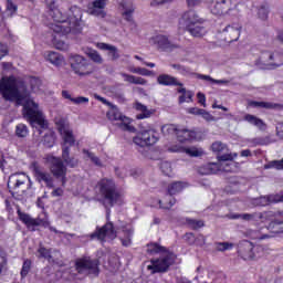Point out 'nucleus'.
<instances>
[{"instance_id": "obj_1", "label": "nucleus", "mask_w": 283, "mask_h": 283, "mask_svg": "<svg viewBox=\"0 0 283 283\" xmlns=\"http://www.w3.org/2000/svg\"><path fill=\"white\" fill-rule=\"evenodd\" d=\"M0 96L10 103L23 106V114L29 120L30 125L38 132L39 135L43 134V129H48V122L39 103L30 96V91L25 82L15 76H3L0 80Z\"/></svg>"}, {"instance_id": "obj_2", "label": "nucleus", "mask_w": 283, "mask_h": 283, "mask_svg": "<svg viewBox=\"0 0 283 283\" xmlns=\"http://www.w3.org/2000/svg\"><path fill=\"white\" fill-rule=\"evenodd\" d=\"M49 10L50 15L55 23H51L50 29L53 32H62V34H78L83 32V10L74 6L70 8L69 18L63 15L61 10L56 8V0H44Z\"/></svg>"}, {"instance_id": "obj_3", "label": "nucleus", "mask_w": 283, "mask_h": 283, "mask_svg": "<svg viewBox=\"0 0 283 283\" xmlns=\"http://www.w3.org/2000/svg\"><path fill=\"white\" fill-rule=\"evenodd\" d=\"M97 201L104 207H116L125 202V197L116 188V182L104 178L97 182Z\"/></svg>"}, {"instance_id": "obj_4", "label": "nucleus", "mask_w": 283, "mask_h": 283, "mask_svg": "<svg viewBox=\"0 0 283 283\" xmlns=\"http://www.w3.org/2000/svg\"><path fill=\"white\" fill-rule=\"evenodd\" d=\"M233 158H238V153L220 155L218 156L219 163H209L200 166L198 168V174L201 176H209L211 174H218V171H233V168H231Z\"/></svg>"}, {"instance_id": "obj_5", "label": "nucleus", "mask_w": 283, "mask_h": 283, "mask_svg": "<svg viewBox=\"0 0 283 283\" xmlns=\"http://www.w3.org/2000/svg\"><path fill=\"white\" fill-rule=\"evenodd\" d=\"M270 224L265 228L266 231H271V233H265L264 228H260L258 230L248 229L244 232L245 238H250V240H269L271 238H275L277 233H283V221L270 220Z\"/></svg>"}, {"instance_id": "obj_6", "label": "nucleus", "mask_w": 283, "mask_h": 283, "mask_svg": "<svg viewBox=\"0 0 283 283\" xmlns=\"http://www.w3.org/2000/svg\"><path fill=\"white\" fill-rule=\"evenodd\" d=\"M18 216L21 222H23V224H25V227H28V229H30L31 231H34L35 227H44L45 229H48L49 227L50 231H53V233H59V230H56V228L50 227V219L45 213H42L34 219L30 217V214L21 212V210H18Z\"/></svg>"}, {"instance_id": "obj_7", "label": "nucleus", "mask_w": 283, "mask_h": 283, "mask_svg": "<svg viewBox=\"0 0 283 283\" xmlns=\"http://www.w3.org/2000/svg\"><path fill=\"white\" fill-rule=\"evenodd\" d=\"M158 140H160V136H158V132L155 128L142 129L133 137L134 145L140 149L153 147Z\"/></svg>"}, {"instance_id": "obj_8", "label": "nucleus", "mask_w": 283, "mask_h": 283, "mask_svg": "<svg viewBox=\"0 0 283 283\" xmlns=\"http://www.w3.org/2000/svg\"><path fill=\"white\" fill-rule=\"evenodd\" d=\"M172 264H176V254L168 252L159 259L151 260L150 264L147 265V270L150 273H165Z\"/></svg>"}, {"instance_id": "obj_9", "label": "nucleus", "mask_w": 283, "mask_h": 283, "mask_svg": "<svg viewBox=\"0 0 283 283\" xmlns=\"http://www.w3.org/2000/svg\"><path fill=\"white\" fill-rule=\"evenodd\" d=\"M55 125L63 140L62 148L67 147V145L73 147V145L76 143V138L74 137V132L70 126V122L63 117H60L55 119Z\"/></svg>"}, {"instance_id": "obj_10", "label": "nucleus", "mask_w": 283, "mask_h": 283, "mask_svg": "<svg viewBox=\"0 0 283 283\" xmlns=\"http://www.w3.org/2000/svg\"><path fill=\"white\" fill-rule=\"evenodd\" d=\"M276 213L273 211L268 212H254V213H230L228 218L230 220H245V222H269V220H273Z\"/></svg>"}, {"instance_id": "obj_11", "label": "nucleus", "mask_w": 283, "mask_h": 283, "mask_svg": "<svg viewBox=\"0 0 283 283\" xmlns=\"http://www.w3.org/2000/svg\"><path fill=\"white\" fill-rule=\"evenodd\" d=\"M70 63L71 69L77 76H90L94 72L92 63L81 55H71Z\"/></svg>"}, {"instance_id": "obj_12", "label": "nucleus", "mask_w": 283, "mask_h": 283, "mask_svg": "<svg viewBox=\"0 0 283 283\" xmlns=\"http://www.w3.org/2000/svg\"><path fill=\"white\" fill-rule=\"evenodd\" d=\"M106 116L112 123H116L119 120V129H123L124 132H136V127L132 125V119L120 114V111H118L116 106L111 107Z\"/></svg>"}, {"instance_id": "obj_13", "label": "nucleus", "mask_w": 283, "mask_h": 283, "mask_svg": "<svg viewBox=\"0 0 283 283\" xmlns=\"http://www.w3.org/2000/svg\"><path fill=\"white\" fill-rule=\"evenodd\" d=\"M264 251H266L264 245L253 247V243L243 241L241 242L239 253H241L243 260H258V258H262V255H264Z\"/></svg>"}, {"instance_id": "obj_14", "label": "nucleus", "mask_w": 283, "mask_h": 283, "mask_svg": "<svg viewBox=\"0 0 283 283\" xmlns=\"http://www.w3.org/2000/svg\"><path fill=\"white\" fill-rule=\"evenodd\" d=\"M44 160L46 165L50 166L53 176H55V178H62V182L65 185V174H67V168L63 165V160L54 155H46Z\"/></svg>"}, {"instance_id": "obj_15", "label": "nucleus", "mask_w": 283, "mask_h": 283, "mask_svg": "<svg viewBox=\"0 0 283 283\" xmlns=\"http://www.w3.org/2000/svg\"><path fill=\"white\" fill-rule=\"evenodd\" d=\"M98 260L90 256L77 259L75 262L76 270L80 273H88L90 275H98Z\"/></svg>"}, {"instance_id": "obj_16", "label": "nucleus", "mask_w": 283, "mask_h": 283, "mask_svg": "<svg viewBox=\"0 0 283 283\" xmlns=\"http://www.w3.org/2000/svg\"><path fill=\"white\" fill-rule=\"evenodd\" d=\"M259 61L266 70H273L283 65V55L281 53L265 51L261 53Z\"/></svg>"}, {"instance_id": "obj_17", "label": "nucleus", "mask_w": 283, "mask_h": 283, "mask_svg": "<svg viewBox=\"0 0 283 283\" xmlns=\"http://www.w3.org/2000/svg\"><path fill=\"white\" fill-rule=\"evenodd\" d=\"M211 14L216 17H224L233 10V0H211L208 6Z\"/></svg>"}, {"instance_id": "obj_18", "label": "nucleus", "mask_w": 283, "mask_h": 283, "mask_svg": "<svg viewBox=\"0 0 283 283\" xmlns=\"http://www.w3.org/2000/svg\"><path fill=\"white\" fill-rule=\"evenodd\" d=\"M184 189H187V184L182 181H176L168 186V200L169 202H164L161 200H158L157 203L159 205V209H171L174 205H176V198H172L171 196H176V193H180Z\"/></svg>"}, {"instance_id": "obj_19", "label": "nucleus", "mask_w": 283, "mask_h": 283, "mask_svg": "<svg viewBox=\"0 0 283 283\" xmlns=\"http://www.w3.org/2000/svg\"><path fill=\"white\" fill-rule=\"evenodd\" d=\"M150 44L159 50V52H174V50H178V44H174V42L169 41L167 35H156L150 39Z\"/></svg>"}, {"instance_id": "obj_20", "label": "nucleus", "mask_w": 283, "mask_h": 283, "mask_svg": "<svg viewBox=\"0 0 283 283\" xmlns=\"http://www.w3.org/2000/svg\"><path fill=\"white\" fill-rule=\"evenodd\" d=\"M241 32H242V24L238 22H233L232 24H228L221 31V34L224 38V41L227 43H233V41H238V39H240Z\"/></svg>"}, {"instance_id": "obj_21", "label": "nucleus", "mask_w": 283, "mask_h": 283, "mask_svg": "<svg viewBox=\"0 0 283 283\" xmlns=\"http://www.w3.org/2000/svg\"><path fill=\"white\" fill-rule=\"evenodd\" d=\"M108 0H94L93 2L88 3L87 6V14L92 17H97L98 19H105L107 17V12L105 8H107Z\"/></svg>"}, {"instance_id": "obj_22", "label": "nucleus", "mask_w": 283, "mask_h": 283, "mask_svg": "<svg viewBox=\"0 0 283 283\" xmlns=\"http://www.w3.org/2000/svg\"><path fill=\"white\" fill-rule=\"evenodd\" d=\"M91 238H97L101 242H107L116 238V231L114 230V224L107 222L103 228L98 229L95 233L91 234Z\"/></svg>"}, {"instance_id": "obj_23", "label": "nucleus", "mask_w": 283, "mask_h": 283, "mask_svg": "<svg viewBox=\"0 0 283 283\" xmlns=\"http://www.w3.org/2000/svg\"><path fill=\"white\" fill-rule=\"evenodd\" d=\"M25 182H29L27 189H30L32 187V180L28 175H12L9 177L8 187L9 189H14V191H17L18 189H23V187H25Z\"/></svg>"}, {"instance_id": "obj_24", "label": "nucleus", "mask_w": 283, "mask_h": 283, "mask_svg": "<svg viewBox=\"0 0 283 283\" xmlns=\"http://www.w3.org/2000/svg\"><path fill=\"white\" fill-rule=\"evenodd\" d=\"M31 171L33 172V176L38 182H45L46 187H53L52 176L50 172L43 170V167H41L39 164L33 163L31 165Z\"/></svg>"}, {"instance_id": "obj_25", "label": "nucleus", "mask_w": 283, "mask_h": 283, "mask_svg": "<svg viewBox=\"0 0 283 283\" xmlns=\"http://www.w3.org/2000/svg\"><path fill=\"white\" fill-rule=\"evenodd\" d=\"M199 23L200 18L193 10L186 11L179 20L180 28H186V30H189V28H193V25H198Z\"/></svg>"}, {"instance_id": "obj_26", "label": "nucleus", "mask_w": 283, "mask_h": 283, "mask_svg": "<svg viewBox=\"0 0 283 283\" xmlns=\"http://www.w3.org/2000/svg\"><path fill=\"white\" fill-rule=\"evenodd\" d=\"M117 3L124 10L123 17L125 21L132 23V21H134L133 14L136 10V8L134 7V2H132V0H117Z\"/></svg>"}, {"instance_id": "obj_27", "label": "nucleus", "mask_w": 283, "mask_h": 283, "mask_svg": "<svg viewBox=\"0 0 283 283\" xmlns=\"http://www.w3.org/2000/svg\"><path fill=\"white\" fill-rule=\"evenodd\" d=\"M177 140L179 143H191V140H198L197 133L185 127H179L177 130Z\"/></svg>"}, {"instance_id": "obj_28", "label": "nucleus", "mask_w": 283, "mask_h": 283, "mask_svg": "<svg viewBox=\"0 0 283 283\" xmlns=\"http://www.w3.org/2000/svg\"><path fill=\"white\" fill-rule=\"evenodd\" d=\"M157 83L158 85H164L165 87H171V86L182 87V83L178 81L177 77L166 73L157 76Z\"/></svg>"}, {"instance_id": "obj_29", "label": "nucleus", "mask_w": 283, "mask_h": 283, "mask_svg": "<svg viewBox=\"0 0 283 283\" xmlns=\"http://www.w3.org/2000/svg\"><path fill=\"white\" fill-rule=\"evenodd\" d=\"M277 202H280V196L277 193L261 196L259 198L253 199V205L255 207H269V205H275Z\"/></svg>"}, {"instance_id": "obj_30", "label": "nucleus", "mask_w": 283, "mask_h": 283, "mask_svg": "<svg viewBox=\"0 0 283 283\" xmlns=\"http://www.w3.org/2000/svg\"><path fill=\"white\" fill-rule=\"evenodd\" d=\"M134 109L137 112L136 118L137 120H145V118H151L154 111L147 108L146 105L142 104L140 102H136L133 105Z\"/></svg>"}, {"instance_id": "obj_31", "label": "nucleus", "mask_w": 283, "mask_h": 283, "mask_svg": "<svg viewBox=\"0 0 283 283\" xmlns=\"http://www.w3.org/2000/svg\"><path fill=\"white\" fill-rule=\"evenodd\" d=\"M45 61H49L51 65H55V67H61V65L65 64V57L61 55L59 52L49 51L44 53Z\"/></svg>"}, {"instance_id": "obj_32", "label": "nucleus", "mask_w": 283, "mask_h": 283, "mask_svg": "<svg viewBox=\"0 0 283 283\" xmlns=\"http://www.w3.org/2000/svg\"><path fill=\"white\" fill-rule=\"evenodd\" d=\"M96 48H98V50H104L108 52V56H111L112 61H117V59H120V54L118 53V48H116L115 45L99 42L96 44Z\"/></svg>"}, {"instance_id": "obj_33", "label": "nucleus", "mask_w": 283, "mask_h": 283, "mask_svg": "<svg viewBox=\"0 0 283 283\" xmlns=\"http://www.w3.org/2000/svg\"><path fill=\"white\" fill-rule=\"evenodd\" d=\"M54 35H53V45L54 48H56V50H69L70 45H67V43H65V41L61 40V38L65 36V34L67 33H63V31L56 32L53 31Z\"/></svg>"}, {"instance_id": "obj_34", "label": "nucleus", "mask_w": 283, "mask_h": 283, "mask_svg": "<svg viewBox=\"0 0 283 283\" xmlns=\"http://www.w3.org/2000/svg\"><path fill=\"white\" fill-rule=\"evenodd\" d=\"M243 120H245L250 125H253V127H256L258 129H261V130L266 129V124H264V120L258 118L254 115L247 114L244 115Z\"/></svg>"}, {"instance_id": "obj_35", "label": "nucleus", "mask_w": 283, "mask_h": 283, "mask_svg": "<svg viewBox=\"0 0 283 283\" xmlns=\"http://www.w3.org/2000/svg\"><path fill=\"white\" fill-rule=\"evenodd\" d=\"M62 160H64L65 165H67V167H76L78 165V159L74 158V157H70V147H63L62 148Z\"/></svg>"}, {"instance_id": "obj_36", "label": "nucleus", "mask_w": 283, "mask_h": 283, "mask_svg": "<svg viewBox=\"0 0 283 283\" xmlns=\"http://www.w3.org/2000/svg\"><path fill=\"white\" fill-rule=\"evenodd\" d=\"M184 154L190 156V158H200V156H205V149L198 146H188L185 148Z\"/></svg>"}, {"instance_id": "obj_37", "label": "nucleus", "mask_w": 283, "mask_h": 283, "mask_svg": "<svg viewBox=\"0 0 283 283\" xmlns=\"http://www.w3.org/2000/svg\"><path fill=\"white\" fill-rule=\"evenodd\" d=\"M122 76L126 83H132L133 85H147V80L144 77L129 75L127 73H122Z\"/></svg>"}, {"instance_id": "obj_38", "label": "nucleus", "mask_w": 283, "mask_h": 283, "mask_svg": "<svg viewBox=\"0 0 283 283\" xmlns=\"http://www.w3.org/2000/svg\"><path fill=\"white\" fill-rule=\"evenodd\" d=\"M178 94H181L179 96V103H191L193 101V94L191 93V91H187V88L180 86L177 90Z\"/></svg>"}, {"instance_id": "obj_39", "label": "nucleus", "mask_w": 283, "mask_h": 283, "mask_svg": "<svg viewBox=\"0 0 283 283\" xmlns=\"http://www.w3.org/2000/svg\"><path fill=\"white\" fill-rule=\"evenodd\" d=\"M187 30L191 34V36H195L197 39H200L201 36H205V34H207V29H205V27H202L201 24H195Z\"/></svg>"}, {"instance_id": "obj_40", "label": "nucleus", "mask_w": 283, "mask_h": 283, "mask_svg": "<svg viewBox=\"0 0 283 283\" xmlns=\"http://www.w3.org/2000/svg\"><path fill=\"white\" fill-rule=\"evenodd\" d=\"M84 52L94 63H97L98 65L103 64V56H101V53H98V51L87 48Z\"/></svg>"}, {"instance_id": "obj_41", "label": "nucleus", "mask_w": 283, "mask_h": 283, "mask_svg": "<svg viewBox=\"0 0 283 283\" xmlns=\"http://www.w3.org/2000/svg\"><path fill=\"white\" fill-rule=\"evenodd\" d=\"M197 78L206 81L210 85H228L229 81L227 80H214L210 75L197 74Z\"/></svg>"}, {"instance_id": "obj_42", "label": "nucleus", "mask_w": 283, "mask_h": 283, "mask_svg": "<svg viewBox=\"0 0 283 283\" xmlns=\"http://www.w3.org/2000/svg\"><path fill=\"white\" fill-rule=\"evenodd\" d=\"M122 231L125 233L126 239H122V244L124 247H129L132 244V235H134V229L130 224L122 228Z\"/></svg>"}, {"instance_id": "obj_43", "label": "nucleus", "mask_w": 283, "mask_h": 283, "mask_svg": "<svg viewBox=\"0 0 283 283\" xmlns=\"http://www.w3.org/2000/svg\"><path fill=\"white\" fill-rule=\"evenodd\" d=\"M55 143H56V135L54 134V132L52 130L46 132L43 138L44 147H48L49 149H51V147H54Z\"/></svg>"}, {"instance_id": "obj_44", "label": "nucleus", "mask_w": 283, "mask_h": 283, "mask_svg": "<svg viewBox=\"0 0 283 283\" xmlns=\"http://www.w3.org/2000/svg\"><path fill=\"white\" fill-rule=\"evenodd\" d=\"M180 127L174 125V124H166L164 126H161V133L164 134V136H172V134H176V136H178V129Z\"/></svg>"}, {"instance_id": "obj_45", "label": "nucleus", "mask_w": 283, "mask_h": 283, "mask_svg": "<svg viewBox=\"0 0 283 283\" xmlns=\"http://www.w3.org/2000/svg\"><path fill=\"white\" fill-rule=\"evenodd\" d=\"M38 256L48 260V262H54L50 250L45 249V247L43 245H40V248L38 249Z\"/></svg>"}, {"instance_id": "obj_46", "label": "nucleus", "mask_w": 283, "mask_h": 283, "mask_svg": "<svg viewBox=\"0 0 283 283\" xmlns=\"http://www.w3.org/2000/svg\"><path fill=\"white\" fill-rule=\"evenodd\" d=\"M82 151L84 154L85 160H92L94 163V165H96L97 167H101V165H102L101 164V159H98V157H96L94 155V153H92V151H90L87 149H83Z\"/></svg>"}, {"instance_id": "obj_47", "label": "nucleus", "mask_w": 283, "mask_h": 283, "mask_svg": "<svg viewBox=\"0 0 283 283\" xmlns=\"http://www.w3.org/2000/svg\"><path fill=\"white\" fill-rule=\"evenodd\" d=\"M17 10H19L17 4L12 2V0H7L6 17H14V14H17Z\"/></svg>"}, {"instance_id": "obj_48", "label": "nucleus", "mask_w": 283, "mask_h": 283, "mask_svg": "<svg viewBox=\"0 0 283 283\" xmlns=\"http://www.w3.org/2000/svg\"><path fill=\"white\" fill-rule=\"evenodd\" d=\"M170 67H172V70H176V72H178V74H181L182 76H187V74H191V70L181 64H170Z\"/></svg>"}, {"instance_id": "obj_49", "label": "nucleus", "mask_w": 283, "mask_h": 283, "mask_svg": "<svg viewBox=\"0 0 283 283\" xmlns=\"http://www.w3.org/2000/svg\"><path fill=\"white\" fill-rule=\"evenodd\" d=\"M130 72L133 74H139L140 76H155L154 71H149V70L144 69V67H133L130 70Z\"/></svg>"}, {"instance_id": "obj_50", "label": "nucleus", "mask_w": 283, "mask_h": 283, "mask_svg": "<svg viewBox=\"0 0 283 283\" xmlns=\"http://www.w3.org/2000/svg\"><path fill=\"white\" fill-rule=\"evenodd\" d=\"M15 134L17 136H19V138H25V136H28L30 132L28 130V126H25L24 124H19L15 127Z\"/></svg>"}, {"instance_id": "obj_51", "label": "nucleus", "mask_w": 283, "mask_h": 283, "mask_svg": "<svg viewBox=\"0 0 283 283\" xmlns=\"http://www.w3.org/2000/svg\"><path fill=\"white\" fill-rule=\"evenodd\" d=\"M160 169L165 176H171L174 174V168L171 167V163L163 161L160 165Z\"/></svg>"}, {"instance_id": "obj_52", "label": "nucleus", "mask_w": 283, "mask_h": 283, "mask_svg": "<svg viewBox=\"0 0 283 283\" xmlns=\"http://www.w3.org/2000/svg\"><path fill=\"white\" fill-rule=\"evenodd\" d=\"M161 251H165V248L160 247L157 243H150L147 245V252L154 255V253H160Z\"/></svg>"}, {"instance_id": "obj_53", "label": "nucleus", "mask_w": 283, "mask_h": 283, "mask_svg": "<svg viewBox=\"0 0 283 283\" xmlns=\"http://www.w3.org/2000/svg\"><path fill=\"white\" fill-rule=\"evenodd\" d=\"M30 86L32 92H39V88L41 87V80L38 77H31L29 80Z\"/></svg>"}, {"instance_id": "obj_54", "label": "nucleus", "mask_w": 283, "mask_h": 283, "mask_svg": "<svg viewBox=\"0 0 283 283\" xmlns=\"http://www.w3.org/2000/svg\"><path fill=\"white\" fill-rule=\"evenodd\" d=\"M211 149L216 154H220V151H224V149H227V145H224L222 142H214L211 146Z\"/></svg>"}, {"instance_id": "obj_55", "label": "nucleus", "mask_w": 283, "mask_h": 283, "mask_svg": "<svg viewBox=\"0 0 283 283\" xmlns=\"http://www.w3.org/2000/svg\"><path fill=\"white\" fill-rule=\"evenodd\" d=\"M6 264H8V259H6V252L0 247V275L3 273V269H6Z\"/></svg>"}, {"instance_id": "obj_56", "label": "nucleus", "mask_w": 283, "mask_h": 283, "mask_svg": "<svg viewBox=\"0 0 283 283\" xmlns=\"http://www.w3.org/2000/svg\"><path fill=\"white\" fill-rule=\"evenodd\" d=\"M231 249H233V243H230V242L217 243V251H231Z\"/></svg>"}, {"instance_id": "obj_57", "label": "nucleus", "mask_w": 283, "mask_h": 283, "mask_svg": "<svg viewBox=\"0 0 283 283\" xmlns=\"http://www.w3.org/2000/svg\"><path fill=\"white\" fill-rule=\"evenodd\" d=\"M71 103H73V105H87V103H90V98L77 96V97H73V99H71Z\"/></svg>"}, {"instance_id": "obj_58", "label": "nucleus", "mask_w": 283, "mask_h": 283, "mask_svg": "<svg viewBox=\"0 0 283 283\" xmlns=\"http://www.w3.org/2000/svg\"><path fill=\"white\" fill-rule=\"evenodd\" d=\"M187 146H182L180 144L172 145L168 148V151H172L175 154H185V149Z\"/></svg>"}, {"instance_id": "obj_59", "label": "nucleus", "mask_w": 283, "mask_h": 283, "mask_svg": "<svg viewBox=\"0 0 283 283\" xmlns=\"http://www.w3.org/2000/svg\"><path fill=\"white\" fill-rule=\"evenodd\" d=\"M31 266H32V262H30L29 260L23 262L22 270H21L22 277H25V275H28V273H30Z\"/></svg>"}, {"instance_id": "obj_60", "label": "nucleus", "mask_w": 283, "mask_h": 283, "mask_svg": "<svg viewBox=\"0 0 283 283\" xmlns=\"http://www.w3.org/2000/svg\"><path fill=\"white\" fill-rule=\"evenodd\" d=\"M252 105L254 107H263L265 109H273V107H275V105H273L269 102H253Z\"/></svg>"}, {"instance_id": "obj_61", "label": "nucleus", "mask_w": 283, "mask_h": 283, "mask_svg": "<svg viewBox=\"0 0 283 283\" xmlns=\"http://www.w3.org/2000/svg\"><path fill=\"white\" fill-rule=\"evenodd\" d=\"M174 0H151L150 8H158V6H165V3H171Z\"/></svg>"}, {"instance_id": "obj_62", "label": "nucleus", "mask_w": 283, "mask_h": 283, "mask_svg": "<svg viewBox=\"0 0 283 283\" xmlns=\"http://www.w3.org/2000/svg\"><path fill=\"white\" fill-rule=\"evenodd\" d=\"M188 8H198V6H202L205 0H186Z\"/></svg>"}, {"instance_id": "obj_63", "label": "nucleus", "mask_w": 283, "mask_h": 283, "mask_svg": "<svg viewBox=\"0 0 283 283\" xmlns=\"http://www.w3.org/2000/svg\"><path fill=\"white\" fill-rule=\"evenodd\" d=\"M200 116H202V118L208 123H212L213 120H216V117H213V115H211L209 112L205 109L201 111Z\"/></svg>"}, {"instance_id": "obj_64", "label": "nucleus", "mask_w": 283, "mask_h": 283, "mask_svg": "<svg viewBox=\"0 0 283 283\" xmlns=\"http://www.w3.org/2000/svg\"><path fill=\"white\" fill-rule=\"evenodd\" d=\"M269 167H272L273 169L282 170L283 169V158L281 160H274V161L270 163Z\"/></svg>"}]
</instances>
